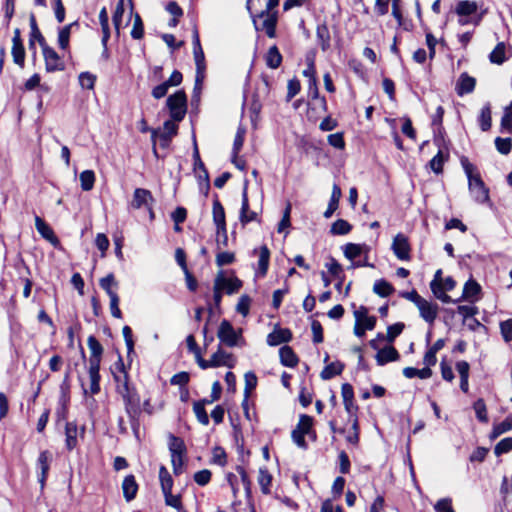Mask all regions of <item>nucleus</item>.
<instances>
[{"label": "nucleus", "instance_id": "obj_3", "mask_svg": "<svg viewBox=\"0 0 512 512\" xmlns=\"http://www.w3.org/2000/svg\"><path fill=\"white\" fill-rule=\"evenodd\" d=\"M235 364V357L231 353L226 352L220 346H218L217 350L211 355L210 359L206 360L202 357L198 366L203 370L216 367H227L231 369L235 366Z\"/></svg>", "mask_w": 512, "mask_h": 512}, {"label": "nucleus", "instance_id": "obj_21", "mask_svg": "<svg viewBox=\"0 0 512 512\" xmlns=\"http://www.w3.org/2000/svg\"><path fill=\"white\" fill-rule=\"evenodd\" d=\"M303 76L309 80L310 90L313 92L314 97L317 98L318 88L314 56L307 58V68L303 71Z\"/></svg>", "mask_w": 512, "mask_h": 512}, {"label": "nucleus", "instance_id": "obj_54", "mask_svg": "<svg viewBox=\"0 0 512 512\" xmlns=\"http://www.w3.org/2000/svg\"><path fill=\"white\" fill-rule=\"evenodd\" d=\"M89 382V388L83 386L84 394H97L100 391V374H89Z\"/></svg>", "mask_w": 512, "mask_h": 512}, {"label": "nucleus", "instance_id": "obj_55", "mask_svg": "<svg viewBox=\"0 0 512 512\" xmlns=\"http://www.w3.org/2000/svg\"><path fill=\"white\" fill-rule=\"evenodd\" d=\"M501 128L506 132L512 131V101L504 109V113L501 119Z\"/></svg>", "mask_w": 512, "mask_h": 512}, {"label": "nucleus", "instance_id": "obj_39", "mask_svg": "<svg viewBox=\"0 0 512 512\" xmlns=\"http://www.w3.org/2000/svg\"><path fill=\"white\" fill-rule=\"evenodd\" d=\"M403 375L408 379H412L414 377H418L420 379H428L432 376V370L428 367H424L422 369L405 367L403 369Z\"/></svg>", "mask_w": 512, "mask_h": 512}, {"label": "nucleus", "instance_id": "obj_64", "mask_svg": "<svg viewBox=\"0 0 512 512\" xmlns=\"http://www.w3.org/2000/svg\"><path fill=\"white\" fill-rule=\"evenodd\" d=\"M500 331L506 342L512 341V319L505 320L500 323Z\"/></svg>", "mask_w": 512, "mask_h": 512}, {"label": "nucleus", "instance_id": "obj_5", "mask_svg": "<svg viewBox=\"0 0 512 512\" xmlns=\"http://www.w3.org/2000/svg\"><path fill=\"white\" fill-rule=\"evenodd\" d=\"M166 105L171 118L174 121H181L187 111V97L184 91L178 90L167 98Z\"/></svg>", "mask_w": 512, "mask_h": 512}, {"label": "nucleus", "instance_id": "obj_30", "mask_svg": "<svg viewBox=\"0 0 512 512\" xmlns=\"http://www.w3.org/2000/svg\"><path fill=\"white\" fill-rule=\"evenodd\" d=\"M77 23H70L68 25L63 26L58 31L57 44L59 48L63 51H67L69 49L71 29L73 26H76Z\"/></svg>", "mask_w": 512, "mask_h": 512}, {"label": "nucleus", "instance_id": "obj_19", "mask_svg": "<svg viewBox=\"0 0 512 512\" xmlns=\"http://www.w3.org/2000/svg\"><path fill=\"white\" fill-rule=\"evenodd\" d=\"M375 359L377 364L382 366L389 362L398 360L399 353L392 345H388L378 350Z\"/></svg>", "mask_w": 512, "mask_h": 512}, {"label": "nucleus", "instance_id": "obj_41", "mask_svg": "<svg viewBox=\"0 0 512 512\" xmlns=\"http://www.w3.org/2000/svg\"><path fill=\"white\" fill-rule=\"evenodd\" d=\"M373 291L380 297H388L394 292V288L386 280L379 279L374 283Z\"/></svg>", "mask_w": 512, "mask_h": 512}, {"label": "nucleus", "instance_id": "obj_50", "mask_svg": "<svg viewBox=\"0 0 512 512\" xmlns=\"http://www.w3.org/2000/svg\"><path fill=\"white\" fill-rule=\"evenodd\" d=\"M176 121L168 120L165 121L163 124V133L161 135V138L168 142L173 136L177 134L178 131V125L175 123Z\"/></svg>", "mask_w": 512, "mask_h": 512}, {"label": "nucleus", "instance_id": "obj_16", "mask_svg": "<svg viewBox=\"0 0 512 512\" xmlns=\"http://www.w3.org/2000/svg\"><path fill=\"white\" fill-rule=\"evenodd\" d=\"M239 220L242 225H246L252 221L259 222L258 214L249 209V200H248V194H247L246 187L244 188L243 193H242V203H241Z\"/></svg>", "mask_w": 512, "mask_h": 512}, {"label": "nucleus", "instance_id": "obj_10", "mask_svg": "<svg viewBox=\"0 0 512 512\" xmlns=\"http://www.w3.org/2000/svg\"><path fill=\"white\" fill-rule=\"evenodd\" d=\"M391 249L395 257L401 261H409L411 258V247L407 236L398 233L392 240Z\"/></svg>", "mask_w": 512, "mask_h": 512}, {"label": "nucleus", "instance_id": "obj_27", "mask_svg": "<svg viewBox=\"0 0 512 512\" xmlns=\"http://www.w3.org/2000/svg\"><path fill=\"white\" fill-rule=\"evenodd\" d=\"M270 260V251L267 246H261L259 249V260L257 264L256 275L264 277L267 274Z\"/></svg>", "mask_w": 512, "mask_h": 512}, {"label": "nucleus", "instance_id": "obj_61", "mask_svg": "<svg viewBox=\"0 0 512 512\" xmlns=\"http://www.w3.org/2000/svg\"><path fill=\"white\" fill-rule=\"evenodd\" d=\"M511 450H512V437H506V438L500 440L496 444V446L494 448V453L496 456H499L501 454L508 453Z\"/></svg>", "mask_w": 512, "mask_h": 512}, {"label": "nucleus", "instance_id": "obj_18", "mask_svg": "<svg viewBox=\"0 0 512 512\" xmlns=\"http://www.w3.org/2000/svg\"><path fill=\"white\" fill-rule=\"evenodd\" d=\"M455 287L456 281L450 276L445 277V279L441 280L440 283H437V288L442 294V296H439V294L433 295L443 303H455L457 301L452 300L451 297L447 295V292L452 291Z\"/></svg>", "mask_w": 512, "mask_h": 512}, {"label": "nucleus", "instance_id": "obj_42", "mask_svg": "<svg viewBox=\"0 0 512 512\" xmlns=\"http://www.w3.org/2000/svg\"><path fill=\"white\" fill-rule=\"evenodd\" d=\"M80 185L83 191H90L94 187L95 173L92 170H84L79 176Z\"/></svg>", "mask_w": 512, "mask_h": 512}, {"label": "nucleus", "instance_id": "obj_9", "mask_svg": "<svg viewBox=\"0 0 512 512\" xmlns=\"http://www.w3.org/2000/svg\"><path fill=\"white\" fill-rule=\"evenodd\" d=\"M214 284L218 285L219 288L228 295L238 292L242 287V281L240 279L236 276L227 277L223 270L217 272Z\"/></svg>", "mask_w": 512, "mask_h": 512}, {"label": "nucleus", "instance_id": "obj_36", "mask_svg": "<svg viewBox=\"0 0 512 512\" xmlns=\"http://www.w3.org/2000/svg\"><path fill=\"white\" fill-rule=\"evenodd\" d=\"M316 37L318 40V43L321 46V49L323 51H327L330 47V32L325 24L318 25L316 28Z\"/></svg>", "mask_w": 512, "mask_h": 512}, {"label": "nucleus", "instance_id": "obj_63", "mask_svg": "<svg viewBox=\"0 0 512 512\" xmlns=\"http://www.w3.org/2000/svg\"><path fill=\"white\" fill-rule=\"evenodd\" d=\"M473 407H474L477 419L481 422H487L488 421L487 409H486V404H485L484 400L478 399L474 403Z\"/></svg>", "mask_w": 512, "mask_h": 512}, {"label": "nucleus", "instance_id": "obj_48", "mask_svg": "<svg viewBox=\"0 0 512 512\" xmlns=\"http://www.w3.org/2000/svg\"><path fill=\"white\" fill-rule=\"evenodd\" d=\"M30 28H31V33H30V41L32 42V40H36L41 47L45 46L46 44H48L45 40V38L43 37L42 33L40 32L38 26H37V23H36V20H35V17L32 15L30 17Z\"/></svg>", "mask_w": 512, "mask_h": 512}, {"label": "nucleus", "instance_id": "obj_62", "mask_svg": "<svg viewBox=\"0 0 512 512\" xmlns=\"http://www.w3.org/2000/svg\"><path fill=\"white\" fill-rule=\"evenodd\" d=\"M512 429V418H506L501 423L495 425L492 431V437L496 438L501 434L508 432Z\"/></svg>", "mask_w": 512, "mask_h": 512}, {"label": "nucleus", "instance_id": "obj_46", "mask_svg": "<svg viewBox=\"0 0 512 512\" xmlns=\"http://www.w3.org/2000/svg\"><path fill=\"white\" fill-rule=\"evenodd\" d=\"M100 286L109 297L117 295L115 289L117 288V282L115 281L114 275L109 274L106 277L100 279Z\"/></svg>", "mask_w": 512, "mask_h": 512}, {"label": "nucleus", "instance_id": "obj_8", "mask_svg": "<svg viewBox=\"0 0 512 512\" xmlns=\"http://www.w3.org/2000/svg\"><path fill=\"white\" fill-rule=\"evenodd\" d=\"M255 28L265 31L268 37L274 38L276 35L277 17L275 12L265 11L253 18Z\"/></svg>", "mask_w": 512, "mask_h": 512}, {"label": "nucleus", "instance_id": "obj_56", "mask_svg": "<svg viewBox=\"0 0 512 512\" xmlns=\"http://www.w3.org/2000/svg\"><path fill=\"white\" fill-rule=\"evenodd\" d=\"M87 345L90 350V357H102L103 347L94 336L88 337Z\"/></svg>", "mask_w": 512, "mask_h": 512}, {"label": "nucleus", "instance_id": "obj_33", "mask_svg": "<svg viewBox=\"0 0 512 512\" xmlns=\"http://www.w3.org/2000/svg\"><path fill=\"white\" fill-rule=\"evenodd\" d=\"M258 383L257 376L254 372L248 371L244 374V401L243 404H246L252 391L256 388Z\"/></svg>", "mask_w": 512, "mask_h": 512}, {"label": "nucleus", "instance_id": "obj_58", "mask_svg": "<svg viewBox=\"0 0 512 512\" xmlns=\"http://www.w3.org/2000/svg\"><path fill=\"white\" fill-rule=\"evenodd\" d=\"M245 133H246L245 128L239 127L235 134L234 142H233V153H234L235 158L237 157L238 153L240 152V150L243 147Z\"/></svg>", "mask_w": 512, "mask_h": 512}, {"label": "nucleus", "instance_id": "obj_22", "mask_svg": "<svg viewBox=\"0 0 512 512\" xmlns=\"http://www.w3.org/2000/svg\"><path fill=\"white\" fill-rule=\"evenodd\" d=\"M193 54L196 64V86H200L203 83L205 71L204 52L202 47H195L193 49Z\"/></svg>", "mask_w": 512, "mask_h": 512}, {"label": "nucleus", "instance_id": "obj_4", "mask_svg": "<svg viewBox=\"0 0 512 512\" xmlns=\"http://www.w3.org/2000/svg\"><path fill=\"white\" fill-rule=\"evenodd\" d=\"M355 323L353 332L354 335L362 338L366 331H371L375 328L376 318L368 314V309L365 306H360L353 312Z\"/></svg>", "mask_w": 512, "mask_h": 512}, {"label": "nucleus", "instance_id": "obj_2", "mask_svg": "<svg viewBox=\"0 0 512 512\" xmlns=\"http://www.w3.org/2000/svg\"><path fill=\"white\" fill-rule=\"evenodd\" d=\"M217 337L227 347L243 346L245 340L242 336V329H235L228 320H222L218 327Z\"/></svg>", "mask_w": 512, "mask_h": 512}, {"label": "nucleus", "instance_id": "obj_47", "mask_svg": "<svg viewBox=\"0 0 512 512\" xmlns=\"http://www.w3.org/2000/svg\"><path fill=\"white\" fill-rule=\"evenodd\" d=\"M352 229V226L344 219L336 220L330 228V232L333 235H346Z\"/></svg>", "mask_w": 512, "mask_h": 512}, {"label": "nucleus", "instance_id": "obj_12", "mask_svg": "<svg viewBox=\"0 0 512 512\" xmlns=\"http://www.w3.org/2000/svg\"><path fill=\"white\" fill-rule=\"evenodd\" d=\"M291 339L292 333L288 328H282L276 325L272 332L267 335L266 342L269 346L274 347L288 343Z\"/></svg>", "mask_w": 512, "mask_h": 512}, {"label": "nucleus", "instance_id": "obj_49", "mask_svg": "<svg viewBox=\"0 0 512 512\" xmlns=\"http://www.w3.org/2000/svg\"><path fill=\"white\" fill-rule=\"evenodd\" d=\"M78 81L82 89L93 90L96 82V75L90 72H82L78 76Z\"/></svg>", "mask_w": 512, "mask_h": 512}, {"label": "nucleus", "instance_id": "obj_13", "mask_svg": "<svg viewBox=\"0 0 512 512\" xmlns=\"http://www.w3.org/2000/svg\"><path fill=\"white\" fill-rule=\"evenodd\" d=\"M126 10H129L130 16L133 15L134 6L132 0H119L113 15V24L117 34L120 32L123 15Z\"/></svg>", "mask_w": 512, "mask_h": 512}, {"label": "nucleus", "instance_id": "obj_26", "mask_svg": "<svg viewBox=\"0 0 512 512\" xmlns=\"http://www.w3.org/2000/svg\"><path fill=\"white\" fill-rule=\"evenodd\" d=\"M368 251L369 248L366 244L347 243L343 247V254L350 261L355 260L363 253H368Z\"/></svg>", "mask_w": 512, "mask_h": 512}, {"label": "nucleus", "instance_id": "obj_38", "mask_svg": "<svg viewBox=\"0 0 512 512\" xmlns=\"http://www.w3.org/2000/svg\"><path fill=\"white\" fill-rule=\"evenodd\" d=\"M265 61L266 65L271 69H276L281 65L282 56L275 45L268 49Z\"/></svg>", "mask_w": 512, "mask_h": 512}, {"label": "nucleus", "instance_id": "obj_51", "mask_svg": "<svg viewBox=\"0 0 512 512\" xmlns=\"http://www.w3.org/2000/svg\"><path fill=\"white\" fill-rule=\"evenodd\" d=\"M12 58L15 64L19 67L23 68L25 64V49L23 44L21 45H12L11 49Z\"/></svg>", "mask_w": 512, "mask_h": 512}, {"label": "nucleus", "instance_id": "obj_40", "mask_svg": "<svg viewBox=\"0 0 512 512\" xmlns=\"http://www.w3.org/2000/svg\"><path fill=\"white\" fill-rule=\"evenodd\" d=\"M489 60L493 64L501 65L506 60V46L503 42H500L492 50L489 55Z\"/></svg>", "mask_w": 512, "mask_h": 512}, {"label": "nucleus", "instance_id": "obj_29", "mask_svg": "<svg viewBox=\"0 0 512 512\" xmlns=\"http://www.w3.org/2000/svg\"><path fill=\"white\" fill-rule=\"evenodd\" d=\"M280 362L283 366L293 368L298 364V357L289 346H283L279 350Z\"/></svg>", "mask_w": 512, "mask_h": 512}, {"label": "nucleus", "instance_id": "obj_28", "mask_svg": "<svg viewBox=\"0 0 512 512\" xmlns=\"http://www.w3.org/2000/svg\"><path fill=\"white\" fill-rule=\"evenodd\" d=\"M478 10L476 1L462 0L456 4L455 12L459 17H468L475 14Z\"/></svg>", "mask_w": 512, "mask_h": 512}, {"label": "nucleus", "instance_id": "obj_35", "mask_svg": "<svg viewBox=\"0 0 512 512\" xmlns=\"http://www.w3.org/2000/svg\"><path fill=\"white\" fill-rule=\"evenodd\" d=\"M258 484L263 494H269L271 491L272 475L265 467H261L258 471Z\"/></svg>", "mask_w": 512, "mask_h": 512}, {"label": "nucleus", "instance_id": "obj_1", "mask_svg": "<svg viewBox=\"0 0 512 512\" xmlns=\"http://www.w3.org/2000/svg\"><path fill=\"white\" fill-rule=\"evenodd\" d=\"M460 162L468 179V189L473 199L480 204H490L489 189L476 167L466 157H462Z\"/></svg>", "mask_w": 512, "mask_h": 512}, {"label": "nucleus", "instance_id": "obj_44", "mask_svg": "<svg viewBox=\"0 0 512 512\" xmlns=\"http://www.w3.org/2000/svg\"><path fill=\"white\" fill-rule=\"evenodd\" d=\"M168 447L170 454H186V446L184 441L174 435H169Z\"/></svg>", "mask_w": 512, "mask_h": 512}, {"label": "nucleus", "instance_id": "obj_15", "mask_svg": "<svg viewBox=\"0 0 512 512\" xmlns=\"http://www.w3.org/2000/svg\"><path fill=\"white\" fill-rule=\"evenodd\" d=\"M153 201V196L149 190L143 188H136L133 192L131 206L134 209L149 207L152 206Z\"/></svg>", "mask_w": 512, "mask_h": 512}, {"label": "nucleus", "instance_id": "obj_32", "mask_svg": "<svg viewBox=\"0 0 512 512\" xmlns=\"http://www.w3.org/2000/svg\"><path fill=\"white\" fill-rule=\"evenodd\" d=\"M344 369V364L340 361H334L327 364L320 373L323 380H329L337 375H340Z\"/></svg>", "mask_w": 512, "mask_h": 512}, {"label": "nucleus", "instance_id": "obj_17", "mask_svg": "<svg viewBox=\"0 0 512 512\" xmlns=\"http://www.w3.org/2000/svg\"><path fill=\"white\" fill-rule=\"evenodd\" d=\"M35 227L38 233L50 242L54 247H58L60 242L54 234L52 228L39 216L35 217Z\"/></svg>", "mask_w": 512, "mask_h": 512}, {"label": "nucleus", "instance_id": "obj_6", "mask_svg": "<svg viewBox=\"0 0 512 512\" xmlns=\"http://www.w3.org/2000/svg\"><path fill=\"white\" fill-rule=\"evenodd\" d=\"M44 67L47 73L62 72L66 68L63 57L51 46L46 44L41 47Z\"/></svg>", "mask_w": 512, "mask_h": 512}, {"label": "nucleus", "instance_id": "obj_7", "mask_svg": "<svg viewBox=\"0 0 512 512\" xmlns=\"http://www.w3.org/2000/svg\"><path fill=\"white\" fill-rule=\"evenodd\" d=\"M313 419L308 415H301L296 428L292 431V439L294 443L300 448H306L305 435L313 436L312 431Z\"/></svg>", "mask_w": 512, "mask_h": 512}, {"label": "nucleus", "instance_id": "obj_14", "mask_svg": "<svg viewBox=\"0 0 512 512\" xmlns=\"http://www.w3.org/2000/svg\"><path fill=\"white\" fill-rule=\"evenodd\" d=\"M480 298H481L480 284L472 278L469 279L464 284L461 299L466 300L473 304V303L477 302Z\"/></svg>", "mask_w": 512, "mask_h": 512}, {"label": "nucleus", "instance_id": "obj_52", "mask_svg": "<svg viewBox=\"0 0 512 512\" xmlns=\"http://www.w3.org/2000/svg\"><path fill=\"white\" fill-rule=\"evenodd\" d=\"M144 35L143 22L138 13L133 14V26L131 29V36L134 39H141Z\"/></svg>", "mask_w": 512, "mask_h": 512}, {"label": "nucleus", "instance_id": "obj_11", "mask_svg": "<svg viewBox=\"0 0 512 512\" xmlns=\"http://www.w3.org/2000/svg\"><path fill=\"white\" fill-rule=\"evenodd\" d=\"M420 317L428 324H433L438 316L439 307L436 303L422 298L416 306Z\"/></svg>", "mask_w": 512, "mask_h": 512}, {"label": "nucleus", "instance_id": "obj_24", "mask_svg": "<svg viewBox=\"0 0 512 512\" xmlns=\"http://www.w3.org/2000/svg\"><path fill=\"white\" fill-rule=\"evenodd\" d=\"M99 23L102 30V45L104 47V54L107 56V42L110 38L109 18L107 9L103 7L99 12Z\"/></svg>", "mask_w": 512, "mask_h": 512}, {"label": "nucleus", "instance_id": "obj_43", "mask_svg": "<svg viewBox=\"0 0 512 512\" xmlns=\"http://www.w3.org/2000/svg\"><path fill=\"white\" fill-rule=\"evenodd\" d=\"M159 481L161 485L162 492H168L172 490L173 487V478L167 468L165 466H161L159 468Z\"/></svg>", "mask_w": 512, "mask_h": 512}, {"label": "nucleus", "instance_id": "obj_45", "mask_svg": "<svg viewBox=\"0 0 512 512\" xmlns=\"http://www.w3.org/2000/svg\"><path fill=\"white\" fill-rule=\"evenodd\" d=\"M206 403H207L206 400H202V401L194 403V405H193L194 414H195L197 420L202 425H208L209 424V417H208V414H207V412L205 410V404Z\"/></svg>", "mask_w": 512, "mask_h": 512}, {"label": "nucleus", "instance_id": "obj_37", "mask_svg": "<svg viewBox=\"0 0 512 512\" xmlns=\"http://www.w3.org/2000/svg\"><path fill=\"white\" fill-rule=\"evenodd\" d=\"M50 459L51 456L48 451H42L38 457V465L41 469V476L39 478V482L42 487L45 484V480L49 471Z\"/></svg>", "mask_w": 512, "mask_h": 512}, {"label": "nucleus", "instance_id": "obj_20", "mask_svg": "<svg viewBox=\"0 0 512 512\" xmlns=\"http://www.w3.org/2000/svg\"><path fill=\"white\" fill-rule=\"evenodd\" d=\"M213 222L216 226V232H225L226 219L225 211L219 200H214L212 206Z\"/></svg>", "mask_w": 512, "mask_h": 512}, {"label": "nucleus", "instance_id": "obj_31", "mask_svg": "<svg viewBox=\"0 0 512 512\" xmlns=\"http://www.w3.org/2000/svg\"><path fill=\"white\" fill-rule=\"evenodd\" d=\"M342 196V192L340 187L337 184H334L332 187L331 197L326 211L324 212L325 218H330L333 213L336 211L339 205L340 198Z\"/></svg>", "mask_w": 512, "mask_h": 512}, {"label": "nucleus", "instance_id": "obj_57", "mask_svg": "<svg viewBox=\"0 0 512 512\" xmlns=\"http://www.w3.org/2000/svg\"><path fill=\"white\" fill-rule=\"evenodd\" d=\"M265 0H248L247 8L252 18H256L261 12H265Z\"/></svg>", "mask_w": 512, "mask_h": 512}, {"label": "nucleus", "instance_id": "obj_23", "mask_svg": "<svg viewBox=\"0 0 512 512\" xmlns=\"http://www.w3.org/2000/svg\"><path fill=\"white\" fill-rule=\"evenodd\" d=\"M476 81L466 73H462L456 84V92L459 96L471 93L475 88Z\"/></svg>", "mask_w": 512, "mask_h": 512}, {"label": "nucleus", "instance_id": "obj_25", "mask_svg": "<svg viewBox=\"0 0 512 512\" xmlns=\"http://www.w3.org/2000/svg\"><path fill=\"white\" fill-rule=\"evenodd\" d=\"M78 427L75 422H67L65 425V445L71 451L78 444Z\"/></svg>", "mask_w": 512, "mask_h": 512}, {"label": "nucleus", "instance_id": "obj_53", "mask_svg": "<svg viewBox=\"0 0 512 512\" xmlns=\"http://www.w3.org/2000/svg\"><path fill=\"white\" fill-rule=\"evenodd\" d=\"M479 124L483 131H487L491 127V109L488 105L484 106L480 111Z\"/></svg>", "mask_w": 512, "mask_h": 512}, {"label": "nucleus", "instance_id": "obj_34", "mask_svg": "<svg viewBox=\"0 0 512 512\" xmlns=\"http://www.w3.org/2000/svg\"><path fill=\"white\" fill-rule=\"evenodd\" d=\"M122 489L124 497L127 501L132 500L136 496L138 486L134 476L128 475L124 478L122 483Z\"/></svg>", "mask_w": 512, "mask_h": 512}, {"label": "nucleus", "instance_id": "obj_60", "mask_svg": "<svg viewBox=\"0 0 512 512\" xmlns=\"http://www.w3.org/2000/svg\"><path fill=\"white\" fill-rule=\"evenodd\" d=\"M212 463L217 464L221 467L225 466L227 463L226 452L221 447H214L212 450Z\"/></svg>", "mask_w": 512, "mask_h": 512}, {"label": "nucleus", "instance_id": "obj_59", "mask_svg": "<svg viewBox=\"0 0 512 512\" xmlns=\"http://www.w3.org/2000/svg\"><path fill=\"white\" fill-rule=\"evenodd\" d=\"M165 504L167 506H170L172 508H175L176 510H180L182 508V502L180 495H174L172 494V490L163 492Z\"/></svg>", "mask_w": 512, "mask_h": 512}]
</instances>
